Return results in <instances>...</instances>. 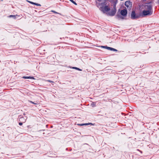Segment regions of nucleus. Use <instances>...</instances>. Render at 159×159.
<instances>
[{
	"label": "nucleus",
	"instance_id": "nucleus-1",
	"mask_svg": "<svg viewBox=\"0 0 159 159\" xmlns=\"http://www.w3.org/2000/svg\"><path fill=\"white\" fill-rule=\"evenodd\" d=\"M152 13V6L150 4L144 5L142 8L141 11L139 13V16L142 17L150 16Z\"/></svg>",
	"mask_w": 159,
	"mask_h": 159
},
{
	"label": "nucleus",
	"instance_id": "nucleus-2",
	"mask_svg": "<svg viewBox=\"0 0 159 159\" xmlns=\"http://www.w3.org/2000/svg\"><path fill=\"white\" fill-rule=\"evenodd\" d=\"M104 3H98L97 5V7L99 8L100 10L105 13L107 11H108L110 10L109 7L107 6H105Z\"/></svg>",
	"mask_w": 159,
	"mask_h": 159
},
{
	"label": "nucleus",
	"instance_id": "nucleus-3",
	"mask_svg": "<svg viewBox=\"0 0 159 159\" xmlns=\"http://www.w3.org/2000/svg\"><path fill=\"white\" fill-rule=\"evenodd\" d=\"M140 16L137 15L136 14L135 11H133L131 14V18L133 19H137Z\"/></svg>",
	"mask_w": 159,
	"mask_h": 159
},
{
	"label": "nucleus",
	"instance_id": "nucleus-4",
	"mask_svg": "<svg viewBox=\"0 0 159 159\" xmlns=\"http://www.w3.org/2000/svg\"><path fill=\"white\" fill-rule=\"evenodd\" d=\"M127 13V10L125 9L122 10L120 11L121 14L124 16H126Z\"/></svg>",
	"mask_w": 159,
	"mask_h": 159
},
{
	"label": "nucleus",
	"instance_id": "nucleus-5",
	"mask_svg": "<svg viewBox=\"0 0 159 159\" xmlns=\"http://www.w3.org/2000/svg\"><path fill=\"white\" fill-rule=\"evenodd\" d=\"M116 12V10L115 9H114L109 12V15L110 16H113L115 14Z\"/></svg>",
	"mask_w": 159,
	"mask_h": 159
},
{
	"label": "nucleus",
	"instance_id": "nucleus-6",
	"mask_svg": "<svg viewBox=\"0 0 159 159\" xmlns=\"http://www.w3.org/2000/svg\"><path fill=\"white\" fill-rule=\"evenodd\" d=\"M125 6L128 8L131 7V4L130 2L129 1H126L125 2Z\"/></svg>",
	"mask_w": 159,
	"mask_h": 159
},
{
	"label": "nucleus",
	"instance_id": "nucleus-7",
	"mask_svg": "<svg viewBox=\"0 0 159 159\" xmlns=\"http://www.w3.org/2000/svg\"><path fill=\"white\" fill-rule=\"evenodd\" d=\"M27 117H25V118H24L22 117H21L19 119V121L23 122H25L26 120Z\"/></svg>",
	"mask_w": 159,
	"mask_h": 159
},
{
	"label": "nucleus",
	"instance_id": "nucleus-8",
	"mask_svg": "<svg viewBox=\"0 0 159 159\" xmlns=\"http://www.w3.org/2000/svg\"><path fill=\"white\" fill-rule=\"evenodd\" d=\"M24 79H34V78L33 77H31V76H23L22 77Z\"/></svg>",
	"mask_w": 159,
	"mask_h": 159
},
{
	"label": "nucleus",
	"instance_id": "nucleus-9",
	"mask_svg": "<svg viewBox=\"0 0 159 159\" xmlns=\"http://www.w3.org/2000/svg\"><path fill=\"white\" fill-rule=\"evenodd\" d=\"M94 125L92 123H85V124H79V125L82 126L84 125Z\"/></svg>",
	"mask_w": 159,
	"mask_h": 159
},
{
	"label": "nucleus",
	"instance_id": "nucleus-10",
	"mask_svg": "<svg viewBox=\"0 0 159 159\" xmlns=\"http://www.w3.org/2000/svg\"><path fill=\"white\" fill-rule=\"evenodd\" d=\"M17 16H18L17 15H11L9 16V17H13L14 19H16Z\"/></svg>",
	"mask_w": 159,
	"mask_h": 159
},
{
	"label": "nucleus",
	"instance_id": "nucleus-11",
	"mask_svg": "<svg viewBox=\"0 0 159 159\" xmlns=\"http://www.w3.org/2000/svg\"><path fill=\"white\" fill-rule=\"evenodd\" d=\"M102 48H105L108 50H112V48H111L108 47H105V46H102Z\"/></svg>",
	"mask_w": 159,
	"mask_h": 159
},
{
	"label": "nucleus",
	"instance_id": "nucleus-12",
	"mask_svg": "<svg viewBox=\"0 0 159 159\" xmlns=\"http://www.w3.org/2000/svg\"><path fill=\"white\" fill-rule=\"evenodd\" d=\"M73 68L76 69L77 70H80V71H81L82 70L81 69H80L79 68H77V67H73Z\"/></svg>",
	"mask_w": 159,
	"mask_h": 159
},
{
	"label": "nucleus",
	"instance_id": "nucleus-13",
	"mask_svg": "<svg viewBox=\"0 0 159 159\" xmlns=\"http://www.w3.org/2000/svg\"><path fill=\"white\" fill-rule=\"evenodd\" d=\"M70 2H71L72 3H74V4L76 5H77V4L73 0H69Z\"/></svg>",
	"mask_w": 159,
	"mask_h": 159
},
{
	"label": "nucleus",
	"instance_id": "nucleus-14",
	"mask_svg": "<svg viewBox=\"0 0 159 159\" xmlns=\"http://www.w3.org/2000/svg\"><path fill=\"white\" fill-rule=\"evenodd\" d=\"M95 103H94V102H93L92 104H91V105L93 107L94 106H95Z\"/></svg>",
	"mask_w": 159,
	"mask_h": 159
},
{
	"label": "nucleus",
	"instance_id": "nucleus-15",
	"mask_svg": "<svg viewBox=\"0 0 159 159\" xmlns=\"http://www.w3.org/2000/svg\"><path fill=\"white\" fill-rule=\"evenodd\" d=\"M27 2H30V3H31V4H34V2H30V1H27Z\"/></svg>",
	"mask_w": 159,
	"mask_h": 159
},
{
	"label": "nucleus",
	"instance_id": "nucleus-16",
	"mask_svg": "<svg viewBox=\"0 0 159 159\" xmlns=\"http://www.w3.org/2000/svg\"><path fill=\"white\" fill-rule=\"evenodd\" d=\"M111 51H117V50L116 49H115L114 48H112V50Z\"/></svg>",
	"mask_w": 159,
	"mask_h": 159
},
{
	"label": "nucleus",
	"instance_id": "nucleus-17",
	"mask_svg": "<svg viewBox=\"0 0 159 159\" xmlns=\"http://www.w3.org/2000/svg\"><path fill=\"white\" fill-rule=\"evenodd\" d=\"M34 5H36L38 6H41V5L40 4H39L38 3H34Z\"/></svg>",
	"mask_w": 159,
	"mask_h": 159
},
{
	"label": "nucleus",
	"instance_id": "nucleus-18",
	"mask_svg": "<svg viewBox=\"0 0 159 159\" xmlns=\"http://www.w3.org/2000/svg\"><path fill=\"white\" fill-rule=\"evenodd\" d=\"M49 82H51V83H53V82L52 81H51L50 80H47Z\"/></svg>",
	"mask_w": 159,
	"mask_h": 159
},
{
	"label": "nucleus",
	"instance_id": "nucleus-19",
	"mask_svg": "<svg viewBox=\"0 0 159 159\" xmlns=\"http://www.w3.org/2000/svg\"><path fill=\"white\" fill-rule=\"evenodd\" d=\"M30 102H31V103H32L34 104H37V103H34V102H32V101H30Z\"/></svg>",
	"mask_w": 159,
	"mask_h": 159
},
{
	"label": "nucleus",
	"instance_id": "nucleus-20",
	"mask_svg": "<svg viewBox=\"0 0 159 159\" xmlns=\"http://www.w3.org/2000/svg\"><path fill=\"white\" fill-rule=\"evenodd\" d=\"M19 125H22V123H21V122H20L19 123Z\"/></svg>",
	"mask_w": 159,
	"mask_h": 159
},
{
	"label": "nucleus",
	"instance_id": "nucleus-21",
	"mask_svg": "<svg viewBox=\"0 0 159 159\" xmlns=\"http://www.w3.org/2000/svg\"><path fill=\"white\" fill-rule=\"evenodd\" d=\"M52 11L54 13H57V12H56L55 11Z\"/></svg>",
	"mask_w": 159,
	"mask_h": 159
},
{
	"label": "nucleus",
	"instance_id": "nucleus-22",
	"mask_svg": "<svg viewBox=\"0 0 159 159\" xmlns=\"http://www.w3.org/2000/svg\"><path fill=\"white\" fill-rule=\"evenodd\" d=\"M98 1H99V2H100L101 0H98Z\"/></svg>",
	"mask_w": 159,
	"mask_h": 159
},
{
	"label": "nucleus",
	"instance_id": "nucleus-23",
	"mask_svg": "<svg viewBox=\"0 0 159 159\" xmlns=\"http://www.w3.org/2000/svg\"><path fill=\"white\" fill-rule=\"evenodd\" d=\"M2 1H3V0H1Z\"/></svg>",
	"mask_w": 159,
	"mask_h": 159
}]
</instances>
